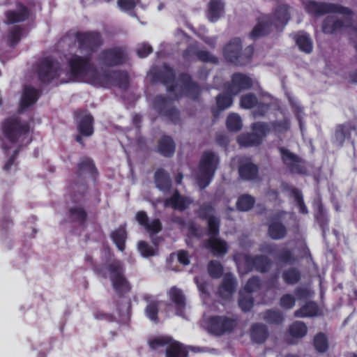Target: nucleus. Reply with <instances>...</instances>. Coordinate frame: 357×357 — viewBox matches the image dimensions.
Wrapping results in <instances>:
<instances>
[{
  "label": "nucleus",
  "instance_id": "60",
  "mask_svg": "<svg viewBox=\"0 0 357 357\" xmlns=\"http://www.w3.org/2000/svg\"><path fill=\"white\" fill-rule=\"evenodd\" d=\"M137 248L142 256L144 257H150L156 255L155 249L144 241H140L138 243Z\"/></svg>",
  "mask_w": 357,
  "mask_h": 357
},
{
  "label": "nucleus",
  "instance_id": "55",
  "mask_svg": "<svg viewBox=\"0 0 357 357\" xmlns=\"http://www.w3.org/2000/svg\"><path fill=\"white\" fill-rule=\"evenodd\" d=\"M144 312L146 316L151 321H153L154 323L159 322V303L158 301L150 302L145 307Z\"/></svg>",
  "mask_w": 357,
  "mask_h": 357
},
{
  "label": "nucleus",
  "instance_id": "10",
  "mask_svg": "<svg viewBox=\"0 0 357 357\" xmlns=\"http://www.w3.org/2000/svg\"><path fill=\"white\" fill-rule=\"evenodd\" d=\"M75 38L80 51L85 52L87 55L96 52L103 45V38L98 31H77Z\"/></svg>",
  "mask_w": 357,
  "mask_h": 357
},
{
  "label": "nucleus",
  "instance_id": "1",
  "mask_svg": "<svg viewBox=\"0 0 357 357\" xmlns=\"http://www.w3.org/2000/svg\"><path fill=\"white\" fill-rule=\"evenodd\" d=\"M2 133L1 146L5 151H9L13 146L22 149L31 142L30 137V124L22 121L17 116L5 119L1 123Z\"/></svg>",
  "mask_w": 357,
  "mask_h": 357
},
{
  "label": "nucleus",
  "instance_id": "61",
  "mask_svg": "<svg viewBox=\"0 0 357 357\" xmlns=\"http://www.w3.org/2000/svg\"><path fill=\"white\" fill-rule=\"evenodd\" d=\"M149 235L152 236L162 231V225L160 220L158 218L153 219L151 222L149 221L147 225L144 227Z\"/></svg>",
  "mask_w": 357,
  "mask_h": 357
},
{
  "label": "nucleus",
  "instance_id": "6",
  "mask_svg": "<svg viewBox=\"0 0 357 357\" xmlns=\"http://www.w3.org/2000/svg\"><path fill=\"white\" fill-rule=\"evenodd\" d=\"M93 84L105 88L117 86L121 89L126 90L130 85L129 75L124 70L105 71L102 73H95Z\"/></svg>",
  "mask_w": 357,
  "mask_h": 357
},
{
  "label": "nucleus",
  "instance_id": "27",
  "mask_svg": "<svg viewBox=\"0 0 357 357\" xmlns=\"http://www.w3.org/2000/svg\"><path fill=\"white\" fill-rule=\"evenodd\" d=\"M39 98L38 91L32 86L24 87L20 102L19 113H22L25 109L35 104Z\"/></svg>",
  "mask_w": 357,
  "mask_h": 357
},
{
  "label": "nucleus",
  "instance_id": "62",
  "mask_svg": "<svg viewBox=\"0 0 357 357\" xmlns=\"http://www.w3.org/2000/svg\"><path fill=\"white\" fill-rule=\"evenodd\" d=\"M84 260L86 263H88L89 264L91 268L93 270V271L96 273L100 275L105 278L106 277V274L105 273L104 268L100 267L96 264L92 255H91L89 254H86L84 257Z\"/></svg>",
  "mask_w": 357,
  "mask_h": 357
},
{
  "label": "nucleus",
  "instance_id": "44",
  "mask_svg": "<svg viewBox=\"0 0 357 357\" xmlns=\"http://www.w3.org/2000/svg\"><path fill=\"white\" fill-rule=\"evenodd\" d=\"M263 319L269 324L280 325L284 321V318L280 310L269 309L263 312Z\"/></svg>",
  "mask_w": 357,
  "mask_h": 357
},
{
  "label": "nucleus",
  "instance_id": "54",
  "mask_svg": "<svg viewBox=\"0 0 357 357\" xmlns=\"http://www.w3.org/2000/svg\"><path fill=\"white\" fill-rule=\"evenodd\" d=\"M173 341L172 337L169 336H158L155 337L149 340V346L152 350H157L160 348L168 346Z\"/></svg>",
  "mask_w": 357,
  "mask_h": 357
},
{
  "label": "nucleus",
  "instance_id": "22",
  "mask_svg": "<svg viewBox=\"0 0 357 357\" xmlns=\"http://www.w3.org/2000/svg\"><path fill=\"white\" fill-rule=\"evenodd\" d=\"M16 10H8L5 13L6 24H14L23 22L29 19L30 16L29 8L21 2L16 4Z\"/></svg>",
  "mask_w": 357,
  "mask_h": 357
},
{
  "label": "nucleus",
  "instance_id": "34",
  "mask_svg": "<svg viewBox=\"0 0 357 357\" xmlns=\"http://www.w3.org/2000/svg\"><path fill=\"white\" fill-rule=\"evenodd\" d=\"M250 335L252 342L262 344L268 337V328L261 323H255L251 326Z\"/></svg>",
  "mask_w": 357,
  "mask_h": 357
},
{
  "label": "nucleus",
  "instance_id": "17",
  "mask_svg": "<svg viewBox=\"0 0 357 357\" xmlns=\"http://www.w3.org/2000/svg\"><path fill=\"white\" fill-rule=\"evenodd\" d=\"M286 212L280 211L274 213L271 217V222L268 227V234L271 239L280 240L287 236V227L281 222Z\"/></svg>",
  "mask_w": 357,
  "mask_h": 357
},
{
  "label": "nucleus",
  "instance_id": "4",
  "mask_svg": "<svg viewBox=\"0 0 357 357\" xmlns=\"http://www.w3.org/2000/svg\"><path fill=\"white\" fill-rule=\"evenodd\" d=\"M105 268L110 274L109 278L112 287L118 296L123 297L126 294L130 292L131 286L124 275L123 263L119 259H114L107 264Z\"/></svg>",
  "mask_w": 357,
  "mask_h": 357
},
{
  "label": "nucleus",
  "instance_id": "35",
  "mask_svg": "<svg viewBox=\"0 0 357 357\" xmlns=\"http://www.w3.org/2000/svg\"><path fill=\"white\" fill-rule=\"evenodd\" d=\"M315 203V220L321 229L323 234H325L329 229V219L327 215V212L322 202Z\"/></svg>",
  "mask_w": 357,
  "mask_h": 357
},
{
  "label": "nucleus",
  "instance_id": "50",
  "mask_svg": "<svg viewBox=\"0 0 357 357\" xmlns=\"http://www.w3.org/2000/svg\"><path fill=\"white\" fill-rule=\"evenodd\" d=\"M226 126L228 130L231 132L239 131L243 126L241 116L236 113L229 114L227 117Z\"/></svg>",
  "mask_w": 357,
  "mask_h": 357
},
{
  "label": "nucleus",
  "instance_id": "7",
  "mask_svg": "<svg viewBox=\"0 0 357 357\" xmlns=\"http://www.w3.org/2000/svg\"><path fill=\"white\" fill-rule=\"evenodd\" d=\"M238 324V318L227 315H211L206 320L208 332L216 337L231 333Z\"/></svg>",
  "mask_w": 357,
  "mask_h": 357
},
{
  "label": "nucleus",
  "instance_id": "2",
  "mask_svg": "<svg viewBox=\"0 0 357 357\" xmlns=\"http://www.w3.org/2000/svg\"><path fill=\"white\" fill-rule=\"evenodd\" d=\"M255 48L248 45L243 48L242 40L239 38L231 39L223 47L222 54L227 62L236 66H245L250 63Z\"/></svg>",
  "mask_w": 357,
  "mask_h": 357
},
{
  "label": "nucleus",
  "instance_id": "16",
  "mask_svg": "<svg viewBox=\"0 0 357 357\" xmlns=\"http://www.w3.org/2000/svg\"><path fill=\"white\" fill-rule=\"evenodd\" d=\"M253 82L251 77L242 73H234L231 80L226 83V91L234 96H237L244 91L252 87Z\"/></svg>",
  "mask_w": 357,
  "mask_h": 357
},
{
  "label": "nucleus",
  "instance_id": "58",
  "mask_svg": "<svg viewBox=\"0 0 357 357\" xmlns=\"http://www.w3.org/2000/svg\"><path fill=\"white\" fill-rule=\"evenodd\" d=\"M207 221L208 233L210 236H218L220 233V220L217 216L211 217Z\"/></svg>",
  "mask_w": 357,
  "mask_h": 357
},
{
  "label": "nucleus",
  "instance_id": "46",
  "mask_svg": "<svg viewBox=\"0 0 357 357\" xmlns=\"http://www.w3.org/2000/svg\"><path fill=\"white\" fill-rule=\"evenodd\" d=\"M212 202H204L201 205L199 209L195 212L198 218L202 220H208L211 217H214L215 208L211 204Z\"/></svg>",
  "mask_w": 357,
  "mask_h": 357
},
{
  "label": "nucleus",
  "instance_id": "12",
  "mask_svg": "<svg viewBox=\"0 0 357 357\" xmlns=\"http://www.w3.org/2000/svg\"><path fill=\"white\" fill-rule=\"evenodd\" d=\"M153 105L160 116L165 118L174 125L180 123V112L172 105V101L168 97L163 95L156 96L153 100Z\"/></svg>",
  "mask_w": 357,
  "mask_h": 357
},
{
  "label": "nucleus",
  "instance_id": "36",
  "mask_svg": "<svg viewBox=\"0 0 357 357\" xmlns=\"http://www.w3.org/2000/svg\"><path fill=\"white\" fill-rule=\"evenodd\" d=\"M87 213L81 206H74L68 209V218L70 222L77 223L84 227L87 220Z\"/></svg>",
  "mask_w": 357,
  "mask_h": 357
},
{
  "label": "nucleus",
  "instance_id": "40",
  "mask_svg": "<svg viewBox=\"0 0 357 357\" xmlns=\"http://www.w3.org/2000/svg\"><path fill=\"white\" fill-rule=\"evenodd\" d=\"M319 308L314 301H308L294 312L295 317H312L319 314Z\"/></svg>",
  "mask_w": 357,
  "mask_h": 357
},
{
  "label": "nucleus",
  "instance_id": "28",
  "mask_svg": "<svg viewBox=\"0 0 357 357\" xmlns=\"http://www.w3.org/2000/svg\"><path fill=\"white\" fill-rule=\"evenodd\" d=\"M273 29L274 28L271 24V19L264 15L259 19L257 24L254 26L249 36L252 40H257L269 34Z\"/></svg>",
  "mask_w": 357,
  "mask_h": 357
},
{
  "label": "nucleus",
  "instance_id": "52",
  "mask_svg": "<svg viewBox=\"0 0 357 357\" xmlns=\"http://www.w3.org/2000/svg\"><path fill=\"white\" fill-rule=\"evenodd\" d=\"M258 98L253 93H248L241 96L240 106L246 109L254 108L258 105Z\"/></svg>",
  "mask_w": 357,
  "mask_h": 357
},
{
  "label": "nucleus",
  "instance_id": "57",
  "mask_svg": "<svg viewBox=\"0 0 357 357\" xmlns=\"http://www.w3.org/2000/svg\"><path fill=\"white\" fill-rule=\"evenodd\" d=\"M195 56L199 61L203 63H218V59L207 50H197Z\"/></svg>",
  "mask_w": 357,
  "mask_h": 357
},
{
  "label": "nucleus",
  "instance_id": "48",
  "mask_svg": "<svg viewBox=\"0 0 357 357\" xmlns=\"http://www.w3.org/2000/svg\"><path fill=\"white\" fill-rule=\"evenodd\" d=\"M255 303V299L250 294H245L243 292L239 293L238 305L241 310L244 312H250Z\"/></svg>",
  "mask_w": 357,
  "mask_h": 357
},
{
  "label": "nucleus",
  "instance_id": "63",
  "mask_svg": "<svg viewBox=\"0 0 357 357\" xmlns=\"http://www.w3.org/2000/svg\"><path fill=\"white\" fill-rule=\"evenodd\" d=\"M153 52V48L149 44L143 43L137 49V54L139 58H146Z\"/></svg>",
  "mask_w": 357,
  "mask_h": 357
},
{
  "label": "nucleus",
  "instance_id": "13",
  "mask_svg": "<svg viewBox=\"0 0 357 357\" xmlns=\"http://www.w3.org/2000/svg\"><path fill=\"white\" fill-rule=\"evenodd\" d=\"M278 151L283 165L291 174H305L306 173L304 160L301 157L284 147H279Z\"/></svg>",
  "mask_w": 357,
  "mask_h": 357
},
{
  "label": "nucleus",
  "instance_id": "11",
  "mask_svg": "<svg viewBox=\"0 0 357 357\" xmlns=\"http://www.w3.org/2000/svg\"><path fill=\"white\" fill-rule=\"evenodd\" d=\"M128 60V54L126 47L114 46L102 50L98 55V61L102 66L116 67L123 66Z\"/></svg>",
  "mask_w": 357,
  "mask_h": 357
},
{
  "label": "nucleus",
  "instance_id": "30",
  "mask_svg": "<svg viewBox=\"0 0 357 357\" xmlns=\"http://www.w3.org/2000/svg\"><path fill=\"white\" fill-rule=\"evenodd\" d=\"M156 187L165 194L169 193L172 188V179L169 174L162 168L158 169L154 174Z\"/></svg>",
  "mask_w": 357,
  "mask_h": 357
},
{
  "label": "nucleus",
  "instance_id": "49",
  "mask_svg": "<svg viewBox=\"0 0 357 357\" xmlns=\"http://www.w3.org/2000/svg\"><path fill=\"white\" fill-rule=\"evenodd\" d=\"M207 271L211 278L213 279H218L222 276L224 268L220 261L211 260L208 263Z\"/></svg>",
  "mask_w": 357,
  "mask_h": 357
},
{
  "label": "nucleus",
  "instance_id": "45",
  "mask_svg": "<svg viewBox=\"0 0 357 357\" xmlns=\"http://www.w3.org/2000/svg\"><path fill=\"white\" fill-rule=\"evenodd\" d=\"M282 277L287 284L293 285L301 280V274L298 268L291 267L284 271Z\"/></svg>",
  "mask_w": 357,
  "mask_h": 357
},
{
  "label": "nucleus",
  "instance_id": "64",
  "mask_svg": "<svg viewBox=\"0 0 357 357\" xmlns=\"http://www.w3.org/2000/svg\"><path fill=\"white\" fill-rule=\"evenodd\" d=\"M294 294L299 300L307 299L310 296V291L306 287H297L294 289Z\"/></svg>",
  "mask_w": 357,
  "mask_h": 357
},
{
  "label": "nucleus",
  "instance_id": "41",
  "mask_svg": "<svg viewBox=\"0 0 357 357\" xmlns=\"http://www.w3.org/2000/svg\"><path fill=\"white\" fill-rule=\"evenodd\" d=\"M225 5L220 0H211L208 3V17L211 22H216L224 13Z\"/></svg>",
  "mask_w": 357,
  "mask_h": 357
},
{
  "label": "nucleus",
  "instance_id": "59",
  "mask_svg": "<svg viewBox=\"0 0 357 357\" xmlns=\"http://www.w3.org/2000/svg\"><path fill=\"white\" fill-rule=\"evenodd\" d=\"M296 304V298L290 294H283L280 298V305L282 308L289 310L292 309Z\"/></svg>",
  "mask_w": 357,
  "mask_h": 357
},
{
  "label": "nucleus",
  "instance_id": "23",
  "mask_svg": "<svg viewBox=\"0 0 357 357\" xmlns=\"http://www.w3.org/2000/svg\"><path fill=\"white\" fill-rule=\"evenodd\" d=\"M167 295L169 300L174 305L176 314L183 316L186 307V297L183 290L174 286L169 289Z\"/></svg>",
  "mask_w": 357,
  "mask_h": 357
},
{
  "label": "nucleus",
  "instance_id": "47",
  "mask_svg": "<svg viewBox=\"0 0 357 357\" xmlns=\"http://www.w3.org/2000/svg\"><path fill=\"white\" fill-rule=\"evenodd\" d=\"M289 331L292 337L302 338L306 335L307 328L304 322L296 321L290 325Z\"/></svg>",
  "mask_w": 357,
  "mask_h": 357
},
{
  "label": "nucleus",
  "instance_id": "31",
  "mask_svg": "<svg viewBox=\"0 0 357 357\" xmlns=\"http://www.w3.org/2000/svg\"><path fill=\"white\" fill-rule=\"evenodd\" d=\"M88 185L85 181L78 182L70 181L68 183L66 190L69 195L73 198L72 201H79L87 192Z\"/></svg>",
  "mask_w": 357,
  "mask_h": 357
},
{
  "label": "nucleus",
  "instance_id": "26",
  "mask_svg": "<svg viewBox=\"0 0 357 357\" xmlns=\"http://www.w3.org/2000/svg\"><path fill=\"white\" fill-rule=\"evenodd\" d=\"M352 132L357 136V121L338 125L335 129V139L342 144L346 140H351Z\"/></svg>",
  "mask_w": 357,
  "mask_h": 357
},
{
  "label": "nucleus",
  "instance_id": "32",
  "mask_svg": "<svg viewBox=\"0 0 357 357\" xmlns=\"http://www.w3.org/2000/svg\"><path fill=\"white\" fill-rule=\"evenodd\" d=\"M176 144L172 137L162 135L158 143V151L164 157L171 158L174 155Z\"/></svg>",
  "mask_w": 357,
  "mask_h": 357
},
{
  "label": "nucleus",
  "instance_id": "33",
  "mask_svg": "<svg viewBox=\"0 0 357 357\" xmlns=\"http://www.w3.org/2000/svg\"><path fill=\"white\" fill-rule=\"evenodd\" d=\"M206 247L216 257L222 256L228 251L227 242L217 236H210L206 243Z\"/></svg>",
  "mask_w": 357,
  "mask_h": 357
},
{
  "label": "nucleus",
  "instance_id": "19",
  "mask_svg": "<svg viewBox=\"0 0 357 357\" xmlns=\"http://www.w3.org/2000/svg\"><path fill=\"white\" fill-rule=\"evenodd\" d=\"M237 287L236 278L233 273H227L218 287V294L221 298L229 300L236 291Z\"/></svg>",
  "mask_w": 357,
  "mask_h": 357
},
{
  "label": "nucleus",
  "instance_id": "14",
  "mask_svg": "<svg viewBox=\"0 0 357 357\" xmlns=\"http://www.w3.org/2000/svg\"><path fill=\"white\" fill-rule=\"evenodd\" d=\"M259 251L270 255H277L276 259L284 264H293L296 259L293 252L287 248L279 250V245L273 243H264L259 245Z\"/></svg>",
  "mask_w": 357,
  "mask_h": 357
},
{
  "label": "nucleus",
  "instance_id": "53",
  "mask_svg": "<svg viewBox=\"0 0 357 357\" xmlns=\"http://www.w3.org/2000/svg\"><path fill=\"white\" fill-rule=\"evenodd\" d=\"M267 123L269 125L270 132L273 131L275 134L284 133L290 128L289 121L286 119L280 121H273Z\"/></svg>",
  "mask_w": 357,
  "mask_h": 357
},
{
  "label": "nucleus",
  "instance_id": "21",
  "mask_svg": "<svg viewBox=\"0 0 357 357\" xmlns=\"http://www.w3.org/2000/svg\"><path fill=\"white\" fill-rule=\"evenodd\" d=\"M87 174L94 183L98 181L99 172L93 160L89 157H83L77 165L76 174L82 179L83 174Z\"/></svg>",
  "mask_w": 357,
  "mask_h": 357
},
{
  "label": "nucleus",
  "instance_id": "20",
  "mask_svg": "<svg viewBox=\"0 0 357 357\" xmlns=\"http://www.w3.org/2000/svg\"><path fill=\"white\" fill-rule=\"evenodd\" d=\"M265 16L271 19V24L276 31H281L290 20L289 6L280 5L275 8L272 15Z\"/></svg>",
  "mask_w": 357,
  "mask_h": 357
},
{
  "label": "nucleus",
  "instance_id": "24",
  "mask_svg": "<svg viewBox=\"0 0 357 357\" xmlns=\"http://www.w3.org/2000/svg\"><path fill=\"white\" fill-rule=\"evenodd\" d=\"M179 81L183 85L186 96L193 100H199L201 89L199 85L192 81L191 75L188 73H182L179 75Z\"/></svg>",
  "mask_w": 357,
  "mask_h": 357
},
{
  "label": "nucleus",
  "instance_id": "5",
  "mask_svg": "<svg viewBox=\"0 0 357 357\" xmlns=\"http://www.w3.org/2000/svg\"><path fill=\"white\" fill-rule=\"evenodd\" d=\"M69 73L73 78L84 77L91 74V82L93 84L95 73L98 72L91 61V56L74 54L68 59Z\"/></svg>",
  "mask_w": 357,
  "mask_h": 357
},
{
  "label": "nucleus",
  "instance_id": "15",
  "mask_svg": "<svg viewBox=\"0 0 357 357\" xmlns=\"http://www.w3.org/2000/svg\"><path fill=\"white\" fill-rule=\"evenodd\" d=\"M243 262L245 268L248 271H255L261 273H268L273 264L271 259L265 255L253 256L245 254L243 256Z\"/></svg>",
  "mask_w": 357,
  "mask_h": 357
},
{
  "label": "nucleus",
  "instance_id": "51",
  "mask_svg": "<svg viewBox=\"0 0 357 357\" xmlns=\"http://www.w3.org/2000/svg\"><path fill=\"white\" fill-rule=\"evenodd\" d=\"M313 345L319 353H325L328 349V342L324 333H318L313 340Z\"/></svg>",
  "mask_w": 357,
  "mask_h": 357
},
{
  "label": "nucleus",
  "instance_id": "38",
  "mask_svg": "<svg viewBox=\"0 0 357 357\" xmlns=\"http://www.w3.org/2000/svg\"><path fill=\"white\" fill-rule=\"evenodd\" d=\"M296 45L301 52L310 54L313 50V43L310 36L306 33H298L294 35Z\"/></svg>",
  "mask_w": 357,
  "mask_h": 357
},
{
  "label": "nucleus",
  "instance_id": "8",
  "mask_svg": "<svg viewBox=\"0 0 357 357\" xmlns=\"http://www.w3.org/2000/svg\"><path fill=\"white\" fill-rule=\"evenodd\" d=\"M252 132L241 134L237 139L238 144L243 147L260 146L264 139L269 134L270 128L266 122L257 121L250 126Z\"/></svg>",
  "mask_w": 357,
  "mask_h": 357
},
{
  "label": "nucleus",
  "instance_id": "56",
  "mask_svg": "<svg viewBox=\"0 0 357 357\" xmlns=\"http://www.w3.org/2000/svg\"><path fill=\"white\" fill-rule=\"evenodd\" d=\"M261 287V280L257 275H253L248 279L245 286L243 291L247 294H252L260 289Z\"/></svg>",
  "mask_w": 357,
  "mask_h": 357
},
{
  "label": "nucleus",
  "instance_id": "29",
  "mask_svg": "<svg viewBox=\"0 0 357 357\" xmlns=\"http://www.w3.org/2000/svg\"><path fill=\"white\" fill-rule=\"evenodd\" d=\"M234 95L226 91V93H219L216 98V107H211V113L214 119H218L220 114V112L230 107L234 102L233 99Z\"/></svg>",
  "mask_w": 357,
  "mask_h": 357
},
{
  "label": "nucleus",
  "instance_id": "9",
  "mask_svg": "<svg viewBox=\"0 0 357 357\" xmlns=\"http://www.w3.org/2000/svg\"><path fill=\"white\" fill-rule=\"evenodd\" d=\"M61 63L52 56L42 59L36 67L38 79L43 84H50L58 78L61 73Z\"/></svg>",
  "mask_w": 357,
  "mask_h": 357
},
{
  "label": "nucleus",
  "instance_id": "25",
  "mask_svg": "<svg viewBox=\"0 0 357 357\" xmlns=\"http://www.w3.org/2000/svg\"><path fill=\"white\" fill-rule=\"evenodd\" d=\"M239 176L245 181H255L259 178V167L250 159L241 161L238 165Z\"/></svg>",
  "mask_w": 357,
  "mask_h": 357
},
{
  "label": "nucleus",
  "instance_id": "18",
  "mask_svg": "<svg viewBox=\"0 0 357 357\" xmlns=\"http://www.w3.org/2000/svg\"><path fill=\"white\" fill-rule=\"evenodd\" d=\"M75 117L78 119L77 130L84 137H91L94 132L93 116L84 110L78 109L75 112Z\"/></svg>",
  "mask_w": 357,
  "mask_h": 357
},
{
  "label": "nucleus",
  "instance_id": "39",
  "mask_svg": "<svg viewBox=\"0 0 357 357\" xmlns=\"http://www.w3.org/2000/svg\"><path fill=\"white\" fill-rule=\"evenodd\" d=\"M166 357H188V349L178 341H172L166 348Z\"/></svg>",
  "mask_w": 357,
  "mask_h": 357
},
{
  "label": "nucleus",
  "instance_id": "42",
  "mask_svg": "<svg viewBox=\"0 0 357 357\" xmlns=\"http://www.w3.org/2000/svg\"><path fill=\"white\" fill-rule=\"evenodd\" d=\"M155 77L163 84L167 85L175 82L176 74L172 67L165 64L162 69L155 74Z\"/></svg>",
  "mask_w": 357,
  "mask_h": 357
},
{
  "label": "nucleus",
  "instance_id": "43",
  "mask_svg": "<svg viewBox=\"0 0 357 357\" xmlns=\"http://www.w3.org/2000/svg\"><path fill=\"white\" fill-rule=\"evenodd\" d=\"M24 33V28L15 25L8 31L6 36L7 44L10 47H15L21 40Z\"/></svg>",
  "mask_w": 357,
  "mask_h": 357
},
{
  "label": "nucleus",
  "instance_id": "3",
  "mask_svg": "<svg viewBox=\"0 0 357 357\" xmlns=\"http://www.w3.org/2000/svg\"><path fill=\"white\" fill-rule=\"evenodd\" d=\"M220 165V158L211 150L204 151L199 162L197 182L199 188H206L213 178Z\"/></svg>",
  "mask_w": 357,
  "mask_h": 357
},
{
  "label": "nucleus",
  "instance_id": "37",
  "mask_svg": "<svg viewBox=\"0 0 357 357\" xmlns=\"http://www.w3.org/2000/svg\"><path fill=\"white\" fill-rule=\"evenodd\" d=\"M127 237L128 234L125 225H120L110 234V238L113 243L121 252H123L126 249V241Z\"/></svg>",
  "mask_w": 357,
  "mask_h": 357
}]
</instances>
